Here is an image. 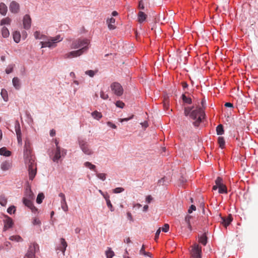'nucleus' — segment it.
<instances>
[{
	"instance_id": "nucleus-1",
	"label": "nucleus",
	"mask_w": 258,
	"mask_h": 258,
	"mask_svg": "<svg viewBox=\"0 0 258 258\" xmlns=\"http://www.w3.org/2000/svg\"><path fill=\"white\" fill-rule=\"evenodd\" d=\"M24 158L25 164L28 168L29 179L32 180L36 174L37 168L35 158L32 155L31 143L28 139L25 141Z\"/></svg>"
},
{
	"instance_id": "nucleus-2",
	"label": "nucleus",
	"mask_w": 258,
	"mask_h": 258,
	"mask_svg": "<svg viewBox=\"0 0 258 258\" xmlns=\"http://www.w3.org/2000/svg\"><path fill=\"white\" fill-rule=\"evenodd\" d=\"M193 107H185L184 109V114L186 116L195 120L194 124L195 126H198L202 120L205 118V113L202 107H198L196 109L192 110Z\"/></svg>"
},
{
	"instance_id": "nucleus-3",
	"label": "nucleus",
	"mask_w": 258,
	"mask_h": 258,
	"mask_svg": "<svg viewBox=\"0 0 258 258\" xmlns=\"http://www.w3.org/2000/svg\"><path fill=\"white\" fill-rule=\"evenodd\" d=\"M34 35L36 39L43 40V41L40 42L41 48L45 47L49 48L55 47L56 46V43L62 40V38H61L60 35H57L54 37L47 38L45 35L41 34L39 31L35 32Z\"/></svg>"
},
{
	"instance_id": "nucleus-4",
	"label": "nucleus",
	"mask_w": 258,
	"mask_h": 258,
	"mask_svg": "<svg viewBox=\"0 0 258 258\" xmlns=\"http://www.w3.org/2000/svg\"><path fill=\"white\" fill-rule=\"evenodd\" d=\"M90 41L87 39H78L73 41L71 47L72 49L81 50L84 53L88 49Z\"/></svg>"
},
{
	"instance_id": "nucleus-5",
	"label": "nucleus",
	"mask_w": 258,
	"mask_h": 258,
	"mask_svg": "<svg viewBox=\"0 0 258 258\" xmlns=\"http://www.w3.org/2000/svg\"><path fill=\"white\" fill-rule=\"evenodd\" d=\"M198 218V215L193 213V211H188L187 214L185 215L184 221L187 225V227L190 231L192 230L191 222H194Z\"/></svg>"
},
{
	"instance_id": "nucleus-6",
	"label": "nucleus",
	"mask_w": 258,
	"mask_h": 258,
	"mask_svg": "<svg viewBox=\"0 0 258 258\" xmlns=\"http://www.w3.org/2000/svg\"><path fill=\"white\" fill-rule=\"evenodd\" d=\"M67 154V151L64 149H61L59 146L56 145V150L54 153V156L52 157V160L54 162L57 163L59 159L61 157H63Z\"/></svg>"
},
{
	"instance_id": "nucleus-7",
	"label": "nucleus",
	"mask_w": 258,
	"mask_h": 258,
	"mask_svg": "<svg viewBox=\"0 0 258 258\" xmlns=\"http://www.w3.org/2000/svg\"><path fill=\"white\" fill-rule=\"evenodd\" d=\"M110 88L112 92L115 95L120 96L123 93V89L122 86L118 83L114 82L110 85Z\"/></svg>"
},
{
	"instance_id": "nucleus-8",
	"label": "nucleus",
	"mask_w": 258,
	"mask_h": 258,
	"mask_svg": "<svg viewBox=\"0 0 258 258\" xmlns=\"http://www.w3.org/2000/svg\"><path fill=\"white\" fill-rule=\"evenodd\" d=\"M79 144L80 148L83 153L87 155H91L93 154L92 150L90 148L89 144L84 140H79Z\"/></svg>"
},
{
	"instance_id": "nucleus-9",
	"label": "nucleus",
	"mask_w": 258,
	"mask_h": 258,
	"mask_svg": "<svg viewBox=\"0 0 258 258\" xmlns=\"http://www.w3.org/2000/svg\"><path fill=\"white\" fill-rule=\"evenodd\" d=\"M202 247L198 244H194L191 247V258H201Z\"/></svg>"
},
{
	"instance_id": "nucleus-10",
	"label": "nucleus",
	"mask_w": 258,
	"mask_h": 258,
	"mask_svg": "<svg viewBox=\"0 0 258 258\" xmlns=\"http://www.w3.org/2000/svg\"><path fill=\"white\" fill-rule=\"evenodd\" d=\"M38 248V245L36 243H34L30 245L24 258H34L36 248Z\"/></svg>"
},
{
	"instance_id": "nucleus-11",
	"label": "nucleus",
	"mask_w": 258,
	"mask_h": 258,
	"mask_svg": "<svg viewBox=\"0 0 258 258\" xmlns=\"http://www.w3.org/2000/svg\"><path fill=\"white\" fill-rule=\"evenodd\" d=\"M82 51L81 50H77L70 51L64 55V58H72L73 57H76L79 56L83 54Z\"/></svg>"
},
{
	"instance_id": "nucleus-12",
	"label": "nucleus",
	"mask_w": 258,
	"mask_h": 258,
	"mask_svg": "<svg viewBox=\"0 0 258 258\" xmlns=\"http://www.w3.org/2000/svg\"><path fill=\"white\" fill-rule=\"evenodd\" d=\"M23 23V27L25 29L28 30L30 28L31 25V19L29 15L26 14L24 16Z\"/></svg>"
},
{
	"instance_id": "nucleus-13",
	"label": "nucleus",
	"mask_w": 258,
	"mask_h": 258,
	"mask_svg": "<svg viewBox=\"0 0 258 258\" xmlns=\"http://www.w3.org/2000/svg\"><path fill=\"white\" fill-rule=\"evenodd\" d=\"M9 9L12 13L17 14L20 11L19 4L15 1H13L10 5Z\"/></svg>"
},
{
	"instance_id": "nucleus-14",
	"label": "nucleus",
	"mask_w": 258,
	"mask_h": 258,
	"mask_svg": "<svg viewBox=\"0 0 258 258\" xmlns=\"http://www.w3.org/2000/svg\"><path fill=\"white\" fill-rule=\"evenodd\" d=\"M5 219L4 220V230H6L7 229L12 227L13 225V220L8 216H5Z\"/></svg>"
},
{
	"instance_id": "nucleus-15",
	"label": "nucleus",
	"mask_w": 258,
	"mask_h": 258,
	"mask_svg": "<svg viewBox=\"0 0 258 258\" xmlns=\"http://www.w3.org/2000/svg\"><path fill=\"white\" fill-rule=\"evenodd\" d=\"M222 223L225 227H227L232 222L233 220V218L231 214H229V215L227 217H221Z\"/></svg>"
},
{
	"instance_id": "nucleus-16",
	"label": "nucleus",
	"mask_w": 258,
	"mask_h": 258,
	"mask_svg": "<svg viewBox=\"0 0 258 258\" xmlns=\"http://www.w3.org/2000/svg\"><path fill=\"white\" fill-rule=\"evenodd\" d=\"M12 167V162L5 161L1 164V169L3 171L9 170Z\"/></svg>"
},
{
	"instance_id": "nucleus-17",
	"label": "nucleus",
	"mask_w": 258,
	"mask_h": 258,
	"mask_svg": "<svg viewBox=\"0 0 258 258\" xmlns=\"http://www.w3.org/2000/svg\"><path fill=\"white\" fill-rule=\"evenodd\" d=\"M60 243L61 244L59 247L58 249L62 251V253L64 254L65 251L66 250V248L68 246L67 243L65 239L63 238L60 239Z\"/></svg>"
},
{
	"instance_id": "nucleus-18",
	"label": "nucleus",
	"mask_w": 258,
	"mask_h": 258,
	"mask_svg": "<svg viewBox=\"0 0 258 258\" xmlns=\"http://www.w3.org/2000/svg\"><path fill=\"white\" fill-rule=\"evenodd\" d=\"M106 22L108 24V27L110 30H113L115 28V26L114 25L115 22L114 18H111L110 19H107Z\"/></svg>"
},
{
	"instance_id": "nucleus-19",
	"label": "nucleus",
	"mask_w": 258,
	"mask_h": 258,
	"mask_svg": "<svg viewBox=\"0 0 258 258\" xmlns=\"http://www.w3.org/2000/svg\"><path fill=\"white\" fill-rule=\"evenodd\" d=\"M13 37L16 43H19L21 39V34L20 32L18 31H14L13 33Z\"/></svg>"
},
{
	"instance_id": "nucleus-20",
	"label": "nucleus",
	"mask_w": 258,
	"mask_h": 258,
	"mask_svg": "<svg viewBox=\"0 0 258 258\" xmlns=\"http://www.w3.org/2000/svg\"><path fill=\"white\" fill-rule=\"evenodd\" d=\"M8 8L7 6L3 3L0 4V14L3 16L7 14Z\"/></svg>"
},
{
	"instance_id": "nucleus-21",
	"label": "nucleus",
	"mask_w": 258,
	"mask_h": 258,
	"mask_svg": "<svg viewBox=\"0 0 258 258\" xmlns=\"http://www.w3.org/2000/svg\"><path fill=\"white\" fill-rule=\"evenodd\" d=\"M0 155L9 157L11 155V152L7 150L6 147H3L0 149Z\"/></svg>"
},
{
	"instance_id": "nucleus-22",
	"label": "nucleus",
	"mask_w": 258,
	"mask_h": 258,
	"mask_svg": "<svg viewBox=\"0 0 258 258\" xmlns=\"http://www.w3.org/2000/svg\"><path fill=\"white\" fill-rule=\"evenodd\" d=\"M13 85L16 89H19L20 88V82L18 78L14 77L12 80Z\"/></svg>"
},
{
	"instance_id": "nucleus-23",
	"label": "nucleus",
	"mask_w": 258,
	"mask_h": 258,
	"mask_svg": "<svg viewBox=\"0 0 258 258\" xmlns=\"http://www.w3.org/2000/svg\"><path fill=\"white\" fill-rule=\"evenodd\" d=\"M23 204L31 210H33L32 208V203L31 200L27 199L26 198H23Z\"/></svg>"
},
{
	"instance_id": "nucleus-24",
	"label": "nucleus",
	"mask_w": 258,
	"mask_h": 258,
	"mask_svg": "<svg viewBox=\"0 0 258 258\" xmlns=\"http://www.w3.org/2000/svg\"><path fill=\"white\" fill-rule=\"evenodd\" d=\"M198 203L199 204L197 205L198 208L199 209H202V210H205L206 208L205 207V204L204 202V199L202 197L200 196L198 199Z\"/></svg>"
},
{
	"instance_id": "nucleus-25",
	"label": "nucleus",
	"mask_w": 258,
	"mask_h": 258,
	"mask_svg": "<svg viewBox=\"0 0 258 258\" xmlns=\"http://www.w3.org/2000/svg\"><path fill=\"white\" fill-rule=\"evenodd\" d=\"M15 128V132L16 133L17 137L22 136L20 123H19V122L18 121H16Z\"/></svg>"
},
{
	"instance_id": "nucleus-26",
	"label": "nucleus",
	"mask_w": 258,
	"mask_h": 258,
	"mask_svg": "<svg viewBox=\"0 0 258 258\" xmlns=\"http://www.w3.org/2000/svg\"><path fill=\"white\" fill-rule=\"evenodd\" d=\"M147 15L143 12H139L138 14V19L139 22L140 23H142L146 19Z\"/></svg>"
},
{
	"instance_id": "nucleus-27",
	"label": "nucleus",
	"mask_w": 258,
	"mask_h": 258,
	"mask_svg": "<svg viewBox=\"0 0 258 258\" xmlns=\"http://www.w3.org/2000/svg\"><path fill=\"white\" fill-rule=\"evenodd\" d=\"M2 34L3 37L8 38L10 35V32L8 29L6 27H3L2 29Z\"/></svg>"
},
{
	"instance_id": "nucleus-28",
	"label": "nucleus",
	"mask_w": 258,
	"mask_h": 258,
	"mask_svg": "<svg viewBox=\"0 0 258 258\" xmlns=\"http://www.w3.org/2000/svg\"><path fill=\"white\" fill-rule=\"evenodd\" d=\"M91 115L94 119H96L97 120H99L102 117L101 113L97 111H95L91 113Z\"/></svg>"
},
{
	"instance_id": "nucleus-29",
	"label": "nucleus",
	"mask_w": 258,
	"mask_h": 258,
	"mask_svg": "<svg viewBox=\"0 0 258 258\" xmlns=\"http://www.w3.org/2000/svg\"><path fill=\"white\" fill-rule=\"evenodd\" d=\"M105 255L107 258H112L114 255V253L111 248L108 247L107 250L105 251Z\"/></svg>"
},
{
	"instance_id": "nucleus-30",
	"label": "nucleus",
	"mask_w": 258,
	"mask_h": 258,
	"mask_svg": "<svg viewBox=\"0 0 258 258\" xmlns=\"http://www.w3.org/2000/svg\"><path fill=\"white\" fill-rule=\"evenodd\" d=\"M11 22V19L9 17L3 19L1 21V25H10Z\"/></svg>"
},
{
	"instance_id": "nucleus-31",
	"label": "nucleus",
	"mask_w": 258,
	"mask_h": 258,
	"mask_svg": "<svg viewBox=\"0 0 258 258\" xmlns=\"http://www.w3.org/2000/svg\"><path fill=\"white\" fill-rule=\"evenodd\" d=\"M218 188H219L218 191H219V193H220V194H224V193L227 192V187H226V185H225L224 184L219 185Z\"/></svg>"
},
{
	"instance_id": "nucleus-32",
	"label": "nucleus",
	"mask_w": 258,
	"mask_h": 258,
	"mask_svg": "<svg viewBox=\"0 0 258 258\" xmlns=\"http://www.w3.org/2000/svg\"><path fill=\"white\" fill-rule=\"evenodd\" d=\"M216 132L217 134L218 135H221L224 134V131L223 129V126L222 124H219L216 127Z\"/></svg>"
},
{
	"instance_id": "nucleus-33",
	"label": "nucleus",
	"mask_w": 258,
	"mask_h": 258,
	"mask_svg": "<svg viewBox=\"0 0 258 258\" xmlns=\"http://www.w3.org/2000/svg\"><path fill=\"white\" fill-rule=\"evenodd\" d=\"M199 242L204 245H206L207 242V237L205 234L202 235L199 238Z\"/></svg>"
},
{
	"instance_id": "nucleus-34",
	"label": "nucleus",
	"mask_w": 258,
	"mask_h": 258,
	"mask_svg": "<svg viewBox=\"0 0 258 258\" xmlns=\"http://www.w3.org/2000/svg\"><path fill=\"white\" fill-rule=\"evenodd\" d=\"M182 99L185 103L190 104L192 103L191 99L189 97H186L184 94L182 95Z\"/></svg>"
},
{
	"instance_id": "nucleus-35",
	"label": "nucleus",
	"mask_w": 258,
	"mask_h": 258,
	"mask_svg": "<svg viewBox=\"0 0 258 258\" xmlns=\"http://www.w3.org/2000/svg\"><path fill=\"white\" fill-rule=\"evenodd\" d=\"M7 203V199L4 195L0 196V205L2 206H6Z\"/></svg>"
},
{
	"instance_id": "nucleus-36",
	"label": "nucleus",
	"mask_w": 258,
	"mask_h": 258,
	"mask_svg": "<svg viewBox=\"0 0 258 258\" xmlns=\"http://www.w3.org/2000/svg\"><path fill=\"white\" fill-rule=\"evenodd\" d=\"M84 165L85 167H87V168H90V169L94 171H96L95 170V168H96V166L95 165L91 164L90 162H86L85 163H84Z\"/></svg>"
},
{
	"instance_id": "nucleus-37",
	"label": "nucleus",
	"mask_w": 258,
	"mask_h": 258,
	"mask_svg": "<svg viewBox=\"0 0 258 258\" xmlns=\"http://www.w3.org/2000/svg\"><path fill=\"white\" fill-rule=\"evenodd\" d=\"M44 194L43 193H39L37 196V197L36 199V202L38 204H41L42 202V200L44 199Z\"/></svg>"
},
{
	"instance_id": "nucleus-38",
	"label": "nucleus",
	"mask_w": 258,
	"mask_h": 258,
	"mask_svg": "<svg viewBox=\"0 0 258 258\" xmlns=\"http://www.w3.org/2000/svg\"><path fill=\"white\" fill-rule=\"evenodd\" d=\"M9 239L12 241H16L17 242L22 241L23 240L21 237L19 235L11 236Z\"/></svg>"
},
{
	"instance_id": "nucleus-39",
	"label": "nucleus",
	"mask_w": 258,
	"mask_h": 258,
	"mask_svg": "<svg viewBox=\"0 0 258 258\" xmlns=\"http://www.w3.org/2000/svg\"><path fill=\"white\" fill-rule=\"evenodd\" d=\"M1 94L4 100L5 101H7L8 100V97L7 95V91H6V90L3 89L1 91Z\"/></svg>"
},
{
	"instance_id": "nucleus-40",
	"label": "nucleus",
	"mask_w": 258,
	"mask_h": 258,
	"mask_svg": "<svg viewBox=\"0 0 258 258\" xmlns=\"http://www.w3.org/2000/svg\"><path fill=\"white\" fill-rule=\"evenodd\" d=\"M218 143L220 148H223L224 147L225 141L223 137H219L218 138Z\"/></svg>"
},
{
	"instance_id": "nucleus-41",
	"label": "nucleus",
	"mask_w": 258,
	"mask_h": 258,
	"mask_svg": "<svg viewBox=\"0 0 258 258\" xmlns=\"http://www.w3.org/2000/svg\"><path fill=\"white\" fill-rule=\"evenodd\" d=\"M97 73V71L88 70L85 72V74L90 77H93Z\"/></svg>"
},
{
	"instance_id": "nucleus-42",
	"label": "nucleus",
	"mask_w": 258,
	"mask_h": 258,
	"mask_svg": "<svg viewBox=\"0 0 258 258\" xmlns=\"http://www.w3.org/2000/svg\"><path fill=\"white\" fill-rule=\"evenodd\" d=\"M96 176L99 179L102 180H105L106 179V174L105 173H97Z\"/></svg>"
},
{
	"instance_id": "nucleus-43",
	"label": "nucleus",
	"mask_w": 258,
	"mask_h": 258,
	"mask_svg": "<svg viewBox=\"0 0 258 258\" xmlns=\"http://www.w3.org/2000/svg\"><path fill=\"white\" fill-rule=\"evenodd\" d=\"M124 190V189L122 187H116L113 189V193L118 194L120 193Z\"/></svg>"
},
{
	"instance_id": "nucleus-44",
	"label": "nucleus",
	"mask_w": 258,
	"mask_h": 258,
	"mask_svg": "<svg viewBox=\"0 0 258 258\" xmlns=\"http://www.w3.org/2000/svg\"><path fill=\"white\" fill-rule=\"evenodd\" d=\"M215 183L218 186L223 184V179L222 178L218 177L215 180Z\"/></svg>"
},
{
	"instance_id": "nucleus-45",
	"label": "nucleus",
	"mask_w": 258,
	"mask_h": 258,
	"mask_svg": "<svg viewBox=\"0 0 258 258\" xmlns=\"http://www.w3.org/2000/svg\"><path fill=\"white\" fill-rule=\"evenodd\" d=\"M104 198L105 199V200L106 201V203H107L108 207L109 208H111L112 205H111L110 201L109 199V196H104Z\"/></svg>"
},
{
	"instance_id": "nucleus-46",
	"label": "nucleus",
	"mask_w": 258,
	"mask_h": 258,
	"mask_svg": "<svg viewBox=\"0 0 258 258\" xmlns=\"http://www.w3.org/2000/svg\"><path fill=\"white\" fill-rule=\"evenodd\" d=\"M100 97L104 100H106L108 98V95L107 94H105L103 91H101L100 92Z\"/></svg>"
},
{
	"instance_id": "nucleus-47",
	"label": "nucleus",
	"mask_w": 258,
	"mask_h": 258,
	"mask_svg": "<svg viewBox=\"0 0 258 258\" xmlns=\"http://www.w3.org/2000/svg\"><path fill=\"white\" fill-rule=\"evenodd\" d=\"M169 229V225L168 224H165L162 228V231L167 232Z\"/></svg>"
},
{
	"instance_id": "nucleus-48",
	"label": "nucleus",
	"mask_w": 258,
	"mask_h": 258,
	"mask_svg": "<svg viewBox=\"0 0 258 258\" xmlns=\"http://www.w3.org/2000/svg\"><path fill=\"white\" fill-rule=\"evenodd\" d=\"M115 104L117 107L121 108H122L124 106V103L120 101H117Z\"/></svg>"
},
{
	"instance_id": "nucleus-49",
	"label": "nucleus",
	"mask_w": 258,
	"mask_h": 258,
	"mask_svg": "<svg viewBox=\"0 0 258 258\" xmlns=\"http://www.w3.org/2000/svg\"><path fill=\"white\" fill-rule=\"evenodd\" d=\"M163 105L165 109H168L169 107V101L168 99H165L163 101Z\"/></svg>"
},
{
	"instance_id": "nucleus-50",
	"label": "nucleus",
	"mask_w": 258,
	"mask_h": 258,
	"mask_svg": "<svg viewBox=\"0 0 258 258\" xmlns=\"http://www.w3.org/2000/svg\"><path fill=\"white\" fill-rule=\"evenodd\" d=\"M145 245H143L142 246V248H141V249H140V253L141 254H143L144 255H146V252L145 250Z\"/></svg>"
},
{
	"instance_id": "nucleus-51",
	"label": "nucleus",
	"mask_w": 258,
	"mask_h": 258,
	"mask_svg": "<svg viewBox=\"0 0 258 258\" xmlns=\"http://www.w3.org/2000/svg\"><path fill=\"white\" fill-rule=\"evenodd\" d=\"M161 232V228H159L156 231V234H155V240H157L158 238H159V234Z\"/></svg>"
},
{
	"instance_id": "nucleus-52",
	"label": "nucleus",
	"mask_w": 258,
	"mask_h": 258,
	"mask_svg": "<svg viewBox=\"0 0 258 258\" xmlns=\"http://www.w3.org/2000/svg\"><path fill=\"white\" fill-rule=\"evenodd\" d=\"M133 117H134V115H132L129 117L120 119V121L121 122L123 121H127L132 119L133 118Z\"/></svg>"
},
{
	"instance_id": "nucleus-53",
	"label": "nucleus",
	"mask_w": 258,
	"mask_h": 258,
	"mask_svg": "<svg viewBox=\"0 0 258 258\" xmlns=\"http://www.w3.org/2000/svg\"><path fill=\"white\" fill-rule=\"evenodd\" d=\"M61 208L63 210H66V209L68 208V206H67L66 201L65 202L61 201Z\"/></svg>"
},
{
	"instance_id": "nucleus-54",
	"label": "nucleus",
	"mask_w": 258,
	"mask_h": 258,
	"mask_svg": "<svg viewBox=\"0 0 258 258\" xmlns=\"http://www.w3.org/2000/svg\"><path fill=\"white\" fill-rule=\"evenodd\" d=\"M32 223L33 225H39L40 224V221L37 218H35Z\"/></svg>"
},
{
	"instance_id": "nucleus-55",
	"label": "nucleus",
	"mask_w": 258,
	"mask_h": 258,
	"mask_svg": "<svg viewBox=\"0 0 258 258\" xmlns=\"http://www.w3.org/2000/svg\"><path fill=\"white\" fill-rule=\"evenodd\" d=\"M12 71H13V67H10V66L8 67L6 70V72L8 74L11 73Z\"/></svg>"
},
{
	"instance_id": "nucleus-56",
	"label": "nucleus",
	"mask_w": 258,
	"mask_h": 258,
	"mask_svg": "<svg viewBox=\"0 0 258 258\" xmlns=\"http://www.w3.org/2000/svg\"><path fill=\"white\" fill-rule=\"evenodd\" d=\"M59 197L61 198V201L65 202L66 198L64 194L61 192L59 194Z\"/></svg>"
},
{
	"instance_id": "nucleus-57",
	"label": "nucleus",
	"mask_w": 258,
	"mask_h": 258,
	"mask_svg": "<svg viewBox=\"0 0 258 258\" xmlns=\"http://www.w3.org/2000/svg\"><path fill=\"white\" fill-rule=\"evenodd\" d=\"M107 125L111 127L112 128H116V126L115 125V124H113L111 122L108 121V122H107Z\"/></svg>"
},
{
	"instance_id": "nucleus-58",
	"label": "nucleus",
	"mask_w": 258,
	"mask_h": 258,
	"mask_svg": "<svg viewBox=\"0 0 258 258\" xmlns=\"http://www.w3.org/2000/svg\"><path fill=\"white\" fill-rule=\"evenodd\" d=\"M17 140H18V143L19 145H22V136H17Z\"/></svg>"
},
{
	"instance_id": "nucleus-59",
	"label": "nucleus",
	"mask_w": 258,
	"mask_h": 258,
	"mask_svg": "<svg viewBox=\"0 0 258 258\" xmlns=\"http://www.w3.org/2000/svg\"><path fill=\"white\" fill-rule=\"evenodd\" d=\"M128 255H129L128 252L127 250L126 249L125 250V252L123 255V258H131V257H130Z\"/></svg>"
},
{
	"instance_id": "nucleus-60",
	"label": "nucleus",
	"mask_w": 258,
	"mask_h": 258,
	"mask_svg": "<svg viewBox=\"0 0 258 258\" xmlns=\"http://www.w3.org/2000/svg\"><path fill=\"white\" fill-rule=\"evenodd\" d=\"M152 198L151 196H148L146 198V202L148 203H150V202L152 201Z\"/></svg>"
},
{
	"instance_id": "nucleus-61",
	"label": "nucleus",
	"mask_w": 258,
	"mask_h": 258,
	"mask_svg": "<svg viewBox=\"0 0 258 258\" xmlns=\"http://www.w3.org/2000/svg\"><path fill=\"white\" fill-rule=\"evenodd\" d=\"M225 106L227 107H233V104L231 103L230 102H226L225 104Z\"/></svg>"
},
{
	"instance_id": "nucleus-62",
	"label": "nucleus",
	"mask_w": 258,
	"mask_h": 258,
	"mask_svg": "<svg viewBox=\"0 0 258 258\" xmlns=\"http://www.w3.org/2000/svg\"><path fill=\"white\" fill-rule=\"evenodd\" d=\"M139 8L140 9H143V10L144 9V5H143L142 1H140V2H139Z\"/></svg>"
},
{
	"instance_id": "nucleus-63",
	"label": "nucleus",
	"mask_w": 258,
	"mask_h": 258,
	"mask_svg": "<svg viewBox=\"0 0 258 258\" xmlns=\"http://www.w3.org/2000/svg\"><path fill=\"white\" fill-rule=\"evenodd\" d=\"M127 218L130 220V221H133V218H132V214L130 212H127Z\"/></svg>"
},
{
	"instance_id": "nucleus-64",
	"label": "nucleus",
	"mask_w": 258,
	"mask_h": 258,
	"mask_svg": "<svg viewBox=\"0 0 258 258\" xmlns=\"http://www.w3.org/2000/svg\"><path fill=\"white\" fill-rule=\"evenodd\" d=\"M141 124L145 127V128L147 127L148 126V122L147 121H144V122L141 123Z\"/></svg>"
}]
</instances>
